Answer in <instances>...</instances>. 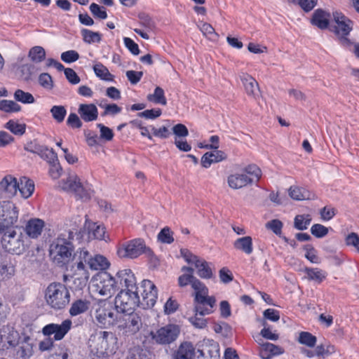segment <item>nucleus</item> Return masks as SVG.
Returning a JSON list of instances; mask_svg holds the SVG:
<instances>
[{"label": "nucleus", "mask_w": 359, "mask_h": 359, "mask_svg": "<svg viewBox=\"0 0 359 359\" xmlns=\"http://www.w3.org/2000/svg\"><path fill=\"white\" fill-rule=\"evenodd\" d=\"M39 83L43 88L51 90L53 88V81L48 73H41L39 76Z\"/></svg>", "instance_id": "50"}, {"label": "nucleus", "mask_w": 359, "mask_h": 359, "mask_svg": "<svg viewBox=\"0 0 359 359\" xmlns=\"http://www.w3.org/2000/svg\"><path fill=\"white\" fill-rule=\"evenodd\" d=\"M304 250H306L305 257L308 260L314 264L320 263V258L317 255L316 250L311 245H306Z\"/></svg>", "instance_id": "55"}, {"label": "nucleus", "mask_w": 359, "mask_h": 359, "mask_svg": "<svg viewBox=\"0 0 359 359\" xmlns=\"http://www.w3.org/2000/svg\"><path fill=\"white\" fill-rule=\"evenodd\" d=\"M81 32L83 41L87 43H97L101 40V35L99 32H93L87 29H83Z\"/></svg>", "instance_id": "41"}, {"label": "nucleus", "mask_w": 359, "mask_h": 359, "mask_svg": "<svg viewBox=\"0 0 359 359\" xmlns=\"http://www.w3.org/2000/svg\"><path fill=\"white\" fill-rule=\"evenodd\" d=\"M311 233L316 238H323L328 233V229L320 224H315L311 228Z\"/></svg>", "instance_id": "54"}, {"label": "nucleus", "mask_w": 359, "mask_h": 359, "mask_svg": "<svg viewBox=\"0 0 359 359\" xmlns=\"http://www.w3.org/2000/svg\"><path fill=\"white\" fill-rule=\"evenodd\" d=\"M290 196L297 201L308 200L311 198V194L304 188L291 187L289 189Z\"/></svg>", "instance_id": "38"}, {"label": "nucleus", "mask_w": 359, "mask_h": 359, "mask_svg": "<svg viewBox=\"0 0 359 359\" xmlns=\"http://www.w3.org/2000/svg\"><path fill=\"white\" fill-rule=\"evenodd\" d=\"M266 227L271 229L275 234L280 235L283 228V223L278 219H272L266 223Z\"/></svg>", "instance_id": "62"}, {"label": "nucleus", "mask_w": 359, "mask_h": 359, "mask_svg": "<svg viewBox=\"0 0 359 359\" xmlns=\"http://www.w3.org/2000/svg\"><path fill=\"white\" fill-rule=\"evenodd\" d=\"M78 112L86 122L95 121L98 117V110L93 104H81Z\"/></svg>", "instance_id": "22"}, {"label": "nucleus", "mask_w": 359, "mask_h": 359, "mask_svg": "<svg viewBox=\"0 0 359 359\" xmlns=\"http://www.w3.org/2000/svg\"><path fill=\"white\" fill-rule=\"evenodd\" d=\"M17 69L20 78L25 81L32 80L40 71V69L35 64L30 62L19 65Z\"/></svg>", "instance_id": "24"}, {"label": "nucleus", "mask_w": 359, "mask_h": 359, "mask_svg": "<svg viewBox=\"0 0 359 359\" xmlns=\"http://www.w3.org/2000/svg\"><path fill=\"white\" fill-rule=\"evenodd\" d=\"M194 311L196 312L195 316L189 318V322L196 328H205L207 326V320L202 316H204L206 314H201L198 312L196 309V306H194Z\"/></svg>", "instance_id": "45"}, {"label": "nucleus", "mask_w": 359, "mask_h": 359, "mask_svg": "<svg viewBox=\"0 0 359 359\" xmlns=\"http://www.w3.org/2000/svg\"><path fill=\"white\" fill-rule=\"evenodd\" d=\"M198 27L203 35H205L209 39L215 41L217 39V34L210 24L207 22H202L198 25Z\"/></svg>", "instance_id": "48"}, {"label": "nucleus", "mask_w": 359, "mask_h": 359, "mask_svg": "<svg viewBox=\"0 0 359 359\" xmlns=\"http://www.w3.org/2000/svg\"><path fill=\"white\" fill-rule=\"evenodd\" d=\"M41 158L46 160L48 163L57 161V155L53 149H49L45 146L42 153L39 155Z\"/></svg>", "instance_id": "52"}, {"label": "nucleus", "mask_w": 359, "mask_h": 359, "mask_svg": "<svg viewBox=\"0 0 359 359\" xmlns=\"http://www.w3.org/2000/svg\"><path fill=\"white\" fill-rule=\"evenodd\" d=\"M61 188L68 192L74 193L78 199L83 201L90 198L93 191L88 186L83 185L76 175H69L60 182Z\"/></svg>", "instance_id": "10"}, {"label": "nucleus", "mask_w": 359, "mask_h": 359, "mask_svg": "<svg viewBox=\"0 0 359 359\" xmlns=\"http://www.w3.org/2000/svg\"><path fill=\"white\" fill-rule=\"evenodd\" d=\"M172 133L175 135V138L182 139L186 137L189 135V130L186 126L182 123H177L172 128Z\"/></svg>", "instance_id": "57"}, {"label": "nucleus", "mask_w": 359, "mask_h": 359, "mask_svg": "<svg viewBox=\"0 0 359 359\" xmlns=\"http://www.w3.org/2000/svg\"><path fill=\"white\" fill-rule=\"evenodd\" d=\"M18 209L9 201L0 203V230L18 228Z\"/></svg>", "instance_id": "14"}, {"label": "nucleus", "mask_w": 359, "mask_h": 359, "mask_svg": "<svg viewBox=\"0 0 359 359\" xmlns=\"http://www.w3.org/2000/svg\"><path fill=\"white\" fill-rule=\"evenodd\" d=\"M18 183L19 188H18V191H20L22 197L24 198L30 197L34 191V182L26 177H22L20 179Z\"/></svg>", "instance_id": "30"}, {"label": "nucleus", "mask_w": 359, "mask_h": 359, "mask_svg": "<svg viewBox=\"0 0 359 359\" xmlns=\"http://www.w3.org/2000/svg\"><path fill=\"white\" fill-rule=\"evenodd\" d=\"M19 188L17 179L11 175H7L0 181V198H11L14 196Z\"/></svg>", "instance_id": "18"}, {"label": "nucleus", "mask_w": 359, "mask_h": 359, "mask_svg": "<svg viewBox=\"0 0 359 359\" xmlns=\"http://www.w3.org/2000/svg\"><path fill=\"white\" fill-rule=\"evenodd\" d=\"M89 307V301L86 299H77L72 303L69 312L71 316H76L86 312Z\"/></svg>", "instance_id": "32"}, {"label": "nucleus", "mask_w": 359, "mask_h": 359, "mask_svg": "<svg viewBox=\"0 0 359 359\" xmlns=\"http://www.w3.org/2000/svg\"><path fill=\"white\" fill-rule=\"evenodd\" d=\"M161 109H147L142 112H140L138 114V116L143 117L148 119H154L161 115Z\"/></svg>", "instance_id": "61"}, {"label": "nucleus", "mask_w": 359, "mask_h": 359, "mask_svg": "<svg viewBox=\"0 0 359 359\" xmlns=\"http://www.w3.org/2000/svg\"><path fill=\"white\" fill-rule=\"evenodd\" d=\"M90 257L91 254L86 248H78L72 255V262L67 269V273L64 276L65 280L70 278L80 289L85 286L90 278Z\"/></svg>", "instance_id": "3"}, {"label": "nucleus", "mask_w": 359, "mask_h": 359, "mask_svg": "<svg viewBox=\"0 0 359 359\" xmlns=\"http://www.w3.org/2000/svg\"><path fill=\"white\" fill-rule=\"evenodd\" d=\"M180 327L175 324H168L150 332L151 339L157 344L169 345L176 341L180 334Z\"/></svg>", "instance_id": "13"}, {"label": "nucleus", "mask_w": 359, "mask_h": 359, "mask_svg": "<svg viewBox=\"0 0 359 359\" xmlns=\"http://www.w3.org/2000/svg\"><path fill=\"white\" fill-rule=\"evenodd\" d=\"M116 322L118 330L126 336H131L138 332L143 324L142 315L135 311L123 313Z\"/></svg>", "instance_id": "11"}, {"label": "nucleus", "mask_w": 359, "mask_h": 359, "mask_svg": "<svg viewBox=\"0 0 359 359\" xmlns=\"http://www.w3.org/2000/svg\"><path fill=\"white\" fill-rule=\"evenodd\" d=\"M158 239L163 243L170 244L173 243L174 238L170 228L164 227L158 234Z\"/></svg>", "instance_id": "49"}, {"label": "nucleus", "mask_w": 359, "mask_h": 359, "mask_svg": "<svg viewBox=\"0 0 359 359\" xmlns=\"http://www.w3.org/2000/svg\"><path fill=\"white\" fill-rule=\"evenodd\" d=\"M227 155L223 151L214 149L212 151L206 152L201 158V165L208 168L212 163L221 162L226 159Z\"/></svg>", "instance_id": "21"}, {"label": "nucleus", "mask_w": 359, "mask_h": 359, "mask_svg": "<svg viewBox=\"0 0 359 359\" xmlns=\"http://www.w3.org/2000/svg\"><path fill=\"white\" fill-rule=\"evenodd\" d=\"M311 23L321 29H327L330 23V14L322 9H317L313 14Z\"/></svg>", "instance_id": "28"}, {"label": "nucleus", "mask_w": 359, "mask_h": 359, "mask_svg": "<svg viewBox=\"0 0 359 359\" xmlns=\"http://www.w3.org/2000/svg\"><path fill=\"white\" fill-rule=\"evenodd\" d=\"M90 10L95 17L100 19H106L107 14L104 7L100 6L98 4L93 3L90 6Z\"/></svg>", "instance_id": "56"}, {"label": "nucleus", "mask_w": 359, "mask_h": 359, "mask_svg": "<svg viewBox=\"0 0 359 359\" xmlns=\"http://www.w3.org/2000/svg\"><path fill=\"white\" fill-rule=\"evenodd\" d=\"M283 350L278 346L269 342L260 344L259 354L262 359H271L273 356L280 355Z\"/></svg>", "instance_id": "23"}, {"label": "nucleus", "mask_w": 359, "mask_h": 359, "mask_svg": "<svg viewBox=\"0 0 359 359\" xmlns=\"http://www.w3.org/2000/svg\"><path fill=\"white\" fill-rule=\"evenodd\" d=\"M72 239L73 233L69 231L67 238L66 235L61 234L50 245V254L55 262L63 264L69 261L74 248Z\"/></svg>", "instance_id": "9"}, {"label": "nucleus", "mask_w": 359, "mask_h": 359, "mask_svg": "<svg viewBox=\"0 0 359 359\" xmlns=\"http://www.w3.org/2000/svg\"><path fill=\"white\" fill-rule=\"evenodd\" d=\"M115 306L106 299H100L92 307L94 322L102 328H109L117 321Z\"/></svg>", "instance_id": "4"}, {"label": "nucleus", "mask_w": 359, "mask_h": 359, "mask_svg": "<svg viewBox=\"0 0 359 359\" xmlns=\"http://www.w3.org/2000/svg\"><path fill=\"white\" fill-rule=\"evenodd\" d=\"M194 266L198 269L197 273L201 278L209 279L212 277V269L206 261L199 259Z\"/></svg>", "instance_id": "36"}, {"label": "nucleus", "mask_w": 359, "mask_h": 359, "mask_svg": "<svg viewBox=\"0 0 359 359\" xmlns=\"http://www.w3.org/2000/svg\"><path fill=\"white\" fill-rule=\"evenodd\" d=\"M18 337V333L10 325L4 326L0 330V342L5 346L6 344L9 346H14Z\"/></svg>", "instance_id": "26"}, {"label": "nucleus", "mask_w": 359, "mask_h": 359, "mask_svg": "<svg viewBox=\"0 0 359 359\" xmlns=\"http://www.w3.org/2000/svg\"><path fill=\"white\" fill-rule=\"evenodd\" d=\"M0 110L7 112H18L21 110V107L13 100H2L0 101Z\"/></svg>", "instance_id": "42"}, {"label": "nucleus", "mask_w": 359, "mask_h": 359, "mask_svg": "<svg viewBox=\"0 0 359 359\" xmlns=\"http://www.w3.org/2000/svg\"><path fill=\"white\" fill-rule=\"evenodd\" d=\"M147 100L150 102L161 104L162 105H165L167 104L164 90L162 88L158 86L155 88L153 94H149L147 95Z\"/></svg>", "instance_id": "40"}, {"label": "nucleus", "mask_w": 359, "mask_h": 359, "mask_svg": "<svg viewBox=\"0 0 359 359\" xmlns=\"http://www.w3.org/2000/svg\"><path fill=\"white\" fill-rule=\"evenodd\" d=\"M126 76L131 84H137L143 76L142 72H137L134 70H128L126 73Z\"/></svg>", "instance_id": "64"}, {"label": "nucleus", "mask_w": 359, "mask_h": 359, "mask_svg": "<svg viewBox=\"0 0 359 359\" xmlns=\"http://www.w3.org/2000/svg\"><path fill=\"white\" fill-rule=\"evenodd\" d=\"M119 287L116 279L109 273H104L100 277V282L97 284V290L100 295L110 297Z\"/></svg>", "instance_id": "17"}, {"label": "nucleus", "mask_w": 359, "mask_h": 359, "mask_svg": "<svg viewBox=\"0 0 359 359\" xmlns=\"http://www.w3.org/2000/svg\"><path fill=\"white\" fill-rule=\"evenodd\" d=\"M28 57L30 60L36 65V64L40 63L45 60L46 51L43 47L36 46L29 50Z\"/></svg>", "instance_id": "37"}, {"label": "nucleus", "mask_w": 359, "mask_h": 359, "mask_svg": "<svg viewBox=\"0 0 359 359\" xmlns=\"http://www.w3.org/2000/svg\"><path fill=\"white\" fill-rule=\"evenodd\" d=\"M138 18L140 24L147 29L151 30L154 27V22L149 15L141 13L138 15Z\"/></svg>", "instance_id": "59"}, {"label": "nucleus", "mask_w": 359, "mask_h": 359, "mask_svg": "<svg viewBox=\"0 0 359 359\" xmlns=\"http://www.w3.org/2000/svg\"><path fill=\"white\" fill-rule=\"evenodd\" d=\"M158 297L156 285L149 280H143L138 288L121 289L115 298L114 306L117 312L122 313L133 311L135 307H153Z\"/></svg>", "instance_id": "1"}, {"label": "nucleus", "mask_w": 359, "mask_h": 359, "mask_svg": "<svg viewBox=\"0 0 359 359\" xmlns=\"http://www.w3.org/2000/svg\"><path fill=\"white\" fill-rule=\"evenodd\" d=\"M332 15L336 24L333 27V32L339 37L343 43L348 44L350 41L347 36L353 29V22L339 11L333 12Z\"/></svg>", "instance_id": "15"}, {"label": "nucleus", "mask_w": 359, "mask_h": 359, "mask_svg": "<svg viewBox=\"0 0 359 359\" xmlns=\"http://www.w3.org/2000/svg\"><path fill=\"white\" fill-rule=\"evenodd\" d=\"M14 98L16 101L23 104H32L35 101L34 96L30 93L25 92L20 89L15 90Z\"/></svg>", "instance_id": "43"}, {"label": "nucleus", "mask_w": 359, "mask_h": 359, "mask_svg": "<svg viewBox=\"0 0 359 359\" xmlns=\"http://www.w3.org/2000/svg\"><path fill=\"white\" fill-rule=\"evenodd\" d=\"M79 58V53L74 50L63 52L61 54V59L66 63H72L76 61Z\"/></svg>", "instance_id": "58"}, {"label": "nucleus", "mask_w": 359, "mask_h": 359, "mask_svg": "<svg viewBox=\"0 0 359 359\" xmlns=\"http://www.w3.org/2000/svg\"><path fill=\"white\" fill-rule=\"evenodd\" d=\"M196 349L189 341L182 343L174 355V359H194Z\"/></svg>", "instance_id": "25"}, {"label": "nucleus", "mask_w": 359, "mask_h": 359, "mask_svg": "<svg viewBox=\"0 0 359 359\" xmlns=\"http://www.w3.org/2000/svg\"><path fill=\"white\" fill-rule=\"evenodd\" d=\"M72 327V321L69 319L65 320L61 324L50 323L44 326L42 333L46 337H50L54 334V339L61 340L69 331Z\"/></svg>", "instance_id": "16"}, {"label": "nucleus", "mask_w": 359, "mask_h": 359, "mask_svg": "<svg viewBox=\"0 0 359 359\" xmlns=\"http://www.w3.org/2000/svg\"><path fill=\"white\" fill-rule=\"evenodd\" d=\"M123 42H124L125 46L130 50V52L132 54L137 55L140 53V49H139L138 45L130 38L124 37Z\"/></svg>", "instance_id": "63"}, {"label": "nucleus", "mask_w": 359, "mask_h": 359, "mask_svg": "<svg viewBox=\"0 0 359 359\" xmlns=\"http://www.w3.org/2000/svg\"><path fill=\"white\" fill-rule=\"evenodd\" d=\"M304 272L307 278L310 280L315 281L318 283H322L327 276L326 271L318 268H306Z\"/></svg>", "instance_id": "33"}, {"label": "nucleus", "mask_w": 359, "mask_h": 359, "mask_svg": "<svg viewBox=\"0 0 359 359\" xmlns=\"http://www.w3.org/2000/svg\"><path fill=\"white\" fill-rule=\"evenodd\" d=\"M298 341L300 344L312 348L315 346L317 339L310 332H302L299 333Z\"/></svg>", "instance_id": "44"}, {"label": "nucleus", "mask_w": 359, "mask_h": 359, "mask_svg": "<svg viewBox=\"0 0 359 359\" xmlns=\"http://www.w3.org/2000/svg\"><path fill=\"white\" fill-rule=\"evenodd\" d=\"M337 210L330 206H325L320 211V214L323 220L329 221L336 215Z\"/></svg>", "instance_id": "60"}, {"label": "nucleus", "mask_w": 359, "mask_h": 359, "mask_svg": "<svg viewBox=\"0 0 359 359\" xmlns=\"http://www.w3.org/2000/svg\"><path fill=\"white\" fill-rule=\"evenodd\" d=\"M116 338L112 332L102 331L89 340L90 353L103 358L115 352Z\"/></svg>", "instance_id": "5"}, {"label": "nucleus", "mask_w": 359, "mask_h": 359, "mask_svg": "<svg viewBox=\"0 0 359 359\" xmlns=\"http://www.w3.org/2000/svg\"><path fill=\"white\" fill-rule=\"evenodd\" d=\"M45 299L52 309L60 310L69 303L70 292L65 285L52 283L46 289Z\"/></svg>", "instance_id": "6"}, {"label": "nucleus", "mask_w": 359, "mask_h": 359, "mask_svg": "<svg viewBox=\"0 0 359 359\" xmlns=\"http://www.w3.org/2000/svg\"><path fill=\"white\" fill-rule=\"evenodd\" d=\"M93 71L97 77L105 81H114V76L111 74L109 69L101 62H97L93 65Z\"/></svg>", "instance_id": "34"}, {"label": "nucleus", "mask_w": 359, "mask_h": 359, "mask_svg": "<svg viewBox=\"0 0 359 359\" xmlns=\"http://www.w3.org/2000/svg\"><path fill=\"white\" fill-rule=\"evenodd\" d=\"M117 255L120 258L136 259L142 255H144L149 259L154 257L153 250L147 246L142 238H134L126 241L118 246Z\"/></svg>", "instance_id": "7"}, {"label": "nucleus", "mask_w": 359, "mask_h": 359, "mask_svg": "<svg viewBox=\"0 0 359 359\" xmlns=\"http://www.w3.org/2000/svg\"><path fill=\"white\" fill-rule=\"evenodd\" d=\"M97 128H100V137L102 140H104L108 141V142L112 140L114 134L113 130L111 128L104 126L102 123H98L97 125Z\"/></svg>", "instance_id": "53"}, {"label": "nucleus", "mask_w": 359, "mask_h": 359, "mask_svg": "<svg viewBox=\"0 0 359 359\" xmlns=\"http://www.w3.org/2000/svg\"><path fill=\"white\" fill-rule=\"evenodd\" d=\"M89 262V269L102 271L108 269L109 262L106 257L101 255H92Z\"/></svg>", "instance_id": "31"}, {"label": "nucleus", "mask_w": 359, "mask_h": 359, "mask_svg": "<svg viewBox=\"0 0 359 359\" xmlns=\"http://www.w3.org/2000/svg\"><path fill=\"white\" fill-rule=\"evenodd\" d=\"M45 227L43 220L39 218L29 219L24 227L25 234L31 239H37L42 233Z\"/></svg>", "instance_id": "20"}, {"label": "nucleus", "mask_w": 359, "mask_h": 359, "mask_svg": "<svg viewBox=\"0 0 359 359\" xmlns=\"http://www.w3.org/2000/svg\"><path fill=\"white\" fill-rule=\"evenodd\" d=\"M6 128L16 135H22L25 133V124L18 123L10 120L6 124Z\"/></svg>", "instance_id": "47"}, {"label": "nucleus", "mask_w": 359, "mask_h": 359, "mask_svg": "<svg viewBox=\"0 0 359 359\" xmlns=\"http://www.w3.org/2000/svg\"><path fill=\"white\" fill-rule=\"evenodd\" d=\"M30 340L29 336H25L16 351L17 359H29L33 355V345Z\"/></svg>", "instance_id": "27"}, {"label": "nucleus", "mask_w": 359, "mask_h": 359, "mask_svg": "<svg viewBox=\"0 0 359 359\" xmlns=\"http://www.w3.org/2000/svg\"><path fill=\"white\" fill-rule=\"evenodd\" d=\"M241 81L249 95H255L259 91L258 83L251 76L245 74L241 78Z\"/></svg>", "instance_id": "35"}, {"label": "nucleus", "mask_w": 359, "mask_h": 359, "mask_svg": "<svg viewBox=\"0 0 359 359\" xmlns=\"http://www.w3.org/2000/svg\"><path fill=\"white\" fill-rule=\"evenodd\" d=\"M311 222L310 215H298L294 219V227L298 230L303 231L308 228Z\"/></svg>", "instance_id": "39"}, {"label": "nucleus", "mask_w": 359, "mask_h": 359, "mask_svg": "<svg viewBox=\"0 0 359 359\" xmlns=\"http://www.w3.org/2000/svg\"><path fill=\"white\" fill-rule=\"evenodd\" d=\"M17 228L0 230L2 247L8 252L20 255L24 250V243L22 233H18Z\"/></svg>", "instance_id": "12"}, {"label": "nucleus", "mask_w": 359, "mask_h": 359, "mask_svg": "<svg viewBox=\"0 0 359 359\" xmlns=\"http://www.w3.org/2000/svg\"><path fill=\"white\" fill-rule=\"evenodd\" d=\"M48 164L50 165L48 172L50 177L53 180L58 179L60 177L62 171V167L58 160L54 161L53 163H49Z\"/></svg>", "instance_id": "51"}, {"label": "nucleus", "mask_w": 359, "mask_h": 359, "mask_svg": "<svg viewBox=\"0 0 359 359\" xmlns=\"http://www.w3.org/2000/svg\"><path fill=\"white\" fill-rule=\"evenodd\" d=\"M117 282V285L120 287H124V289H135L139 287L136 285V278L130 269H126L118 271L114 278Z\"/></svg>", "instance_id": "19"}, {"label": "nucleus", "mask_w": 359, "mask_h": 359, "mask_svg": "<svg viewBox=\"0 0 359 359\" xmlns=\"http://www.w3.org/2000/svg\"><path fill=\"white\" fill-rule=\"evenodd\" d=\"M180 287L190 284L195 291L194 302L196 309L201 314H210L213 312L216 299L213 296H208V289L201 280L192 274H182L178 278Z\"/></svg>", "instance_id": "2"}, {"label": "nucleus", "mask_w": 359, "mask_h": 359, "mask_svg": "<svg viewBox=\"0 0 359 359\" xmlns=\"http://www.w3.org/2000/svg\"><path fill=\"white\" fill-rule=\"evenodd\" d=\"M53 118L57 122L62 123L67 114V110L64 106L55 105L50 109Z\"/></svg>", "instance_id": "46"}, {"label": "nucleus", "mask_w": 359, "mask_h": 359, "mask_svg": "<svg viewBox=\"0 0 359 359\" xmlns=\"http://www.w3.org/2000/svg\"><path fill=\"white\" fill-rule=\"evenodd\" d=\"M262 176L260 168L255 164L245 167L241 172L231 174L227 177L228 185L233 189H239L251 184L254 179L258 181Z\"/></svg>", "instance_id": "8"}, {"label": "nucleus", "mask_w": 359, "mask_h": 359, "mask_svg": "<svg viewBox=\"0 0 359 359\" xmlns=\"http://www.w3.org/2000/svg\"><path fill=\"white\" fill-rule=\"evenodd\" d=\"M233 245L236 250H240L248 255L253 252V243L251 236H247L239 238L233 242Z\"/></svg>", "instance_id": "29"}]
</instances>
